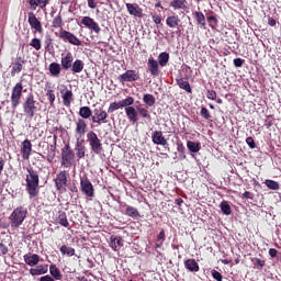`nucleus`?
<instances>
[{
	"instance_id": "1",
	"label": "nucleus",
	"mask_w": 281,
	"mask_h": 281,
	"mask_svg": "<svg viewBox=\"0 0 281 281\" xmlns=\"http://www.w3.org/2000/svg\"><path fill=\"white\" fill-rule=\"evenodd\" d=\"M27 175L25 176V192L29 199L33 200L40 195V175L33 167H26Z\"/></svg>"
},
{
	"instance_id": "2",
	"label": "nucleus",
	"mask_w": 281,
	"mask_h": 281,
	"mask_svg": "<svg viewBox=\"0 0 281 281\" xmlns=\"http://www.w3.org/2000/svg\"><path fill=\"white\" fill-rule=\"evenodd\" d=\"M124 111H125V114H126L128 121L132 122V123H137L138 122V114L143 119H145L149 122L151 121V115H150L149 111L146 108H139L138 106V108L135 109L132 105H126Z\"/></svg>"
},
{
	"instance_id": "3",
	"label": "nucleus",
	"mask_w": 281,
	"mask_h": 281,
	"mask_svg": "<svg viewBox=\"0 0 281 281\" xmlns=\"http://www.w3.org/2000/svg\"><path fill=\"white\" fill-rule=\"evenodd\" d=\"M26 216H27V210L24 206L15 207L9 217L11 227H15V228L21 227Z\"/></svg>"
},
{
	"instance_id": "4",
	"label": "nucleus",
	"mask_w": 281,
	"mask_h": 281,
	"mask_svg": "<svg viewBox=\"0 0 281 281\" xmlns=\"http://www.w3.org/2000/svg\"><path fill=\"white\" fill-rule=\"evenodd\" d=\"M37 101L35 100V97L33 93H29L22 103L23 113L27 117H34L36 111H37Z\"/></svg>"
},
{
	"instance_id": "5",
	"label": "nucleus",
	"mask_w": 281,
	"mask_h": 281,
	"mask_svg": "<svg viewBox=\"0 0 281 281\" xmlns=\"http://www.w3.org/2000/svg\"><path fill=\"white\" fill-rule=\"evenodd\" d=\"M22 98H23V83L16 82L11 89V97H10L11 109H13V111H15L18 106H20Z\"/></svg>"
},
{
	"instance_id": "6",
	"label": "nucleus",
	"mask_w": 281,
	"mask_h": 281,
	"mask_svg": "<svg viewBox=\"0 0 281 281\" xmlns=\"http://www.w3.org/2000/svg\"><path fill=\"white\" fill-rule=\"evenodd\" d=\"M87 140L90 145L91 150L97 154L100 155L103 153V144L102 140L98 137V134H95V132L90 131L87 134Z\"/></svg>"
},
{
	"instance_id": "7",
	"label": "nucleus",
	"mask_w": 281,
	"mask_h": 281,
	"mask_svg": "<svg viewBox=\"0 0 281 281\" xmlns=\"http://www.w3.org/2000/svg\"><path fill=\"white\" fill-rule=\"evenodd\" d=\"M69 172L68 170H60L54 179L56 190L66 192L68 187Z\"/></svg>"
},
{
	"instance_id": "8",
	"label": "nucleus",
	"mask_w": 281,
	"mask_h": 281,
	"mask_svg": "<svg viewBox=\"0 0 281 281\" xmlns=\"http://www.w3.org/2000/svg\"><path fill=\"white\" fill-rule=\"evenodd\" d=\"M75 161V153L69 144L65 145L61 150V166L64 168H70Z\"/></svg>"
},
{
	"instance_id": "9",
	"label": "nucleus",
	"mask_w": 281,
	"mask_h": 281,
	"mask_svg": "<svg viewBox=\"0 0 281 281\" xmlns=\"http://www.w3.org/2000/svg\"><path fill=\"white\" fill-rule=\"evenodd\" d=\"M109 112H105L103 108H95L93 110L92 123L97 125L106 124L109 122Z\"/></svg>"
},
{
	"instance_id": "10",
	"label": "nucleus",
	"mask_w": 281,
	"mask_h": 281,
	"mask_svg": "<svg viewBox=\"0 0 281 281\" xmlns=\"http://www.w3.org/2000/svg\"><path fill=\"white\" fill-rule=\"evenodd\" d=\"M140 79L139 74L134 69H127L125 72L117 77L120 83L136 82Z\"/></svg>"
},
{
	"instance_id": "11",
	"label": "nucleus",
	"mask_w": 281,
	"mask_h": 281,
	"mask_svg": "<svg viewBox=\"0 0 281 281\" xmlns=\"http://www.w3.org/2000/svg\"><path fill=\"white\" fill-rule=\"evenodd\" d=\"M80 190L85 196L90 199L95 198V189L93 188V183H91L89 178L80 179Z\"/></svg>"
},
{
	"instance_id": "12",
	"label": "nucleus",
	"mask_w": 281,
	"mask_h": 281,
	"mask_svg": "<svg viewBox=\"0 0 281 281\" xmlns=\"http://www.w3.org/2000/svg\"><path fill=\"white\" fill-rule=\"evenodd\" d=\"M135 100L133 97H127L120 102H112L108 108V113H114V111H119V109H123L124 106H133Z\"/></svg>"
},
{
	"instance_id": "13",
	"label": "nucleus",
	"mask_w": 281,
	"mask_h": 281,
	"mask_svg": "<svg viewBox=\"0 0 281 281\" xmlns=\"http://www.w3.org/2000/svg\"><path fill=\"white\" fill-rule=\"evenodd\" d=\"M59 38L61 41H64L65 43H69L74 46H80L81 45V42L78 37H76L72 33L68 32V31H65V30H60L59 32Z\"/></svg>"
},
{
	"instance_id": "14",
	"label": "nucleus",
	"mask_w": 281,
	"mask_h": 281,
	"mask_svg": "<svg viewBox=\"0 0 281 281\" xmlns=\"http://www.w3.org/2000/svg\"><path fill=\"white\" fill-rule=\"evenodd\" d=\"M26 64V59L22 55H16L14 63L11 68V77H15L21 74L23 70V66Z\"/></svg>"
},
{
	"instance_id": "15",
	"label": "nucleus",
	"mask_w": 281,
	"mask_h": 281,
	"mask_svg": "<svg viewBox=\"0 0 281 281\" xmlns=\"http://www.w3.org/2000/svg\"><path fill=\"white\" fill-rule=\"evenodd\" d=\"M80 23L88 27L90 31H93L95 34H100L102 31L100 24L90 16H83Z\"/></svg>"
},
{
	"instance_id": "16",
	"label": "nucleus",
	"mask_w": 281,
	"mask_h": 281,
	"mask_svg": "<svg viewBox=\"0 0 281 281\" xmlns=\"http://www.w3.org/2000/svg\"><path fill=\"white\" fill-rule=\"evenodd\" d=\"M27 23L31 25V29L35 30V32L42 34L43 33V26L41 21L36 18L34 12L27 13Z\"/></svg>"
},
{
	"instance_id": "17",
	"label": "nucleus",
	"mask_w": 281,
	"mask_h": 281,
	"mask_svg": "<svg viewBox=\"0 0 281 281\" xmlns=\"http://www.w3.org/2000/svg\"><path fill=\"white\" fill-rule=\"evenodd\" d=\"M159 63L157 59H155L153 56H149V58L147 59V69L149 70V75H151V77H158L160 74V69H159Z\"/></svg>"
},
{
	"instance_id": "18",
	"label": "nucleus",
	"mask_w": 281,
	"mask_h": 281,
	"mask_svg": "<svg viewBox=\"0 0 281 281\" xmlns=\"http://www.w3.org/2000/svg\"><path fill=\"white\" fill-rule=\"evenodd\" d=\"M89 126L87 125V122L82 119H78L76 121V127H75V135L77 138H82L85 134L87 133V130Z\"/></svg>"
},
{
	"instance_id": "19",
	"label": "nucleus",
	"mask_w": 281,
	"mask_h": 281,
	"mask_svg": "<svg viewBox=\"0 0 281 281\" xmlns=\"http://www.w3.org/2000/svg\"><path fill=\"white\" fill-rule=\"evenodd\" d=\"M60 63H61L60 66L64 70L71 69V66L74 64L72 53H70V52L65 53V54L63 53Z\"/></svg>"
},
{
	"instance_id": "20",
	"label": "nucleus",
	"mask_w": 281,
	"mask_h": 281,
	"mask_svg": "<svg viewBox=\"0 0 281 281\" xmlns=\"http://www.w3.org/2000/svg\"><path fill=\"white\" fill-rule=\"evenodd\" d=\"M63 104L64 106H70L71 102L74 101V93L71 90L67 89V86H64V89L60 90Z\"/></svg>"
},
{
	"instance_id": "21",
	"label": "nucleus",
	"mask_w": 281,
	"mask_h": 281,
	"mask_svg": "<svg viewBox=\"0 0 281 281\" xmlns=\"http://www.w3.org/2000/svg\"><path fill=\"white\" fill-rule=\"evenodd\" d=\"M127 12L135 18H143V9L137 3H126Z\"/></svg>"
},
{
	"instance_id": "22",
	"label": "nucleus",
	"mask_w": 281,
	"mask_h": 281,
	"mask_svg": "<svg viewBox=\"0 0 281 281\" xmlns=\"http://www.w3.org/2000/svg\"><path fill=\"white\" fill-rule=\"evenodd\" d=\"M20 153L22 154V159L29 160L32 155V143L29 139L22 142V147Z\"/></svg>"
},
{
	"instance_id": "23",
	"label": "nucleus",
	"mask_w": 281,
	"mask_h": 281,
	"mask_svg": "<svg viewBox=\"0 0 281 281\" xmlns=\"http://www.w3.org/2000/svg\"><path fill=\"white\" fill-rule=\"evenodd\" d=\"M57 136L54 135V143L47 145L46 160L52 164L56 157Z\"/></svg>"
},
{
	"instance_id": "24",
	"label": "nucleus",
	"mask_w": 281,
	"mask_h": 281,
	"mask_svg": "<svg viewBox=\"0 0 281 281\" xmlns=\"http://www.w3.org/2000/svg\"><path fill=\"white\" fill-rule=\"evenodd\" d=\"M41 257L36 254H25L23 256V261L29 267H35L38 265Z\"/></svg>"
},
{
	"instance_id": "25",
	"label": "nucleus",
	"mask_w": 281,
	"mask_h": 281,
	"mask_svg": "<svg viewBox=\"0 0 281 281\" xmlns=\"http://www.w3.org/2000/svg\"><path fill=\"white\" fill-rule=\"evenodd\" d=\"M151 142L156 145L166 146L168 145L167 139L164 137L161 131H155L154 134H151Z\"/></svg>"
},
{
	"instance_id": "26",
	"label": "nucleus",
	"mask_w": 281,
	"mask_h": 281,
	"mask_svg": "<svg viewBox=\"0 0 281 281\" xmlns=\"http://www.w3.org/2000/svg\"><path fill=\"white\" fill-rule=\"evenodd\" d=\"M83 142H85L83 139L77 138L75 151L78 159L85 158V155H86V147L83 146Z\"/></svg>"
},
{
	"instance_id": "27",
	"label": "nucleus",
	"mask_w": 281,
	"mask_h": 281,
	"mask_svg": "<svg viewBox=\"0 0 281 281\" xmlns=\"http://www.w3.org/2000/svg\"><path fill=\"white\" fill-rule=\"evenodd\" d=\"M123 238L121 236H111L110 237V247L117 251L120 247H123Z\"/></svg>"
},
{
	"instance_id": "28",
	"label": "nucleus",
	"mask_w": 281,
	"mask_h": 281,
	"mask_svg": "<svg viewBox=\"0 0 281 281\" xmlns=\"http://www.w3.org/2000/svg\"><path fill=\"white\" fill-rule=\"evenodd\" d=\"M61 68L63 66L60 64L53 61L49 64L48 70L53 77L58 78L60 75Z\"/></svg>"
},
{
	"instance_id": "29",
	"label": "nucleus",
	"mask_w": 281,
	"mask_h": 281,
	"mask_svg": "<svg viewBox=\"0 0 281 281\" xmlns=\"http://www.w3.org/2000/svg\"><path fill=\"white\" fill-rule=\"evenodd\" d=\"M193 14H194L198 25H200L202 29L206 30L207 23L205 22V14L200 11H195Z\"/></svg>"
},
{
	"instance_id": "30",
	"label": "nucleus",
	"mask_w": 281,
	"mask_h": 281,
	"mask_svg": "<svg viewBox=\"0 0 281 281\" xmlns=\"http://www.w3.org/2000/svg\"><path fill=\"white\" fill-rule=\"evenodd\" d=\"M47 272H48L47 266H37V268H31V270H29V273H31V276L33 277L46 274Z\"/></svg>"
},
{
	"instance_id": "31",
	"label": "nucleus",
	"mask_w": 281,
	"mask_h": 281,
	"mask_svg": "<svg viewBox=\"0 0 281 281\" xmlns=\"http://www.w3.org/2000/svg\"><path fill=\"white\" fill-rule=\"evenodd\" d=\"M79 115H80L79 119H82V120H88L90 117L92 119L93 111H91V108H89V106H81L79 109Z\"/></svg>"
},
{
	"instance_id": "32",
	"label": "nucleus",
	"mask_w": 281,
	"mask_h": 281,
	"mask_svg": "<svg viewBox=\"0 0 281 281\" xmlns=\"http://www.w3.org/2000/svg\"><path fill=\"white\" fill-rule=\"evenodd\" d=\"M125 215L127 217H131V218H140V213L139 211L134 207V206H131V205H127L126 209H125Z\"/></svg>"
},
{
	"instance_id": "33",
	"label": "nucleus",
	"mask_w": 281,
	"mask_h": 281,
	"mask_svg": "<svg viewBox=\"0 0 281 281\" xmlns=\"http://www.w3.org/2000/svg\"><path fill=\"white\" fill-rule=\"evenodd\" d=\"M83 68H85V64L81 59H76L75 61H72L71 67H70L71 71L74 74L82 72Z\"/></svg>"
},
{
	"instance_id": "34",
	"label": "nucleus",
	"mask_w": 281,
	"mask_h": 281,
	"mask_svg": "<svg viewBox=\"0 0 281 281\" xmlns=\"http://www.w3.org/2000/svg\"><path fill=\"white\" fill-rule=\"evenodd\" d=\"M184 267L190 272H198L200 270V267H199V265L196 263V261L194 259L186 260Z\"/></svg>"
},
{
	"instance_id": "35",
	"label": "nucleus",
	"mask_w": 281,
	"mask_h": 281,
	"mask_svg": "<svg viewBox=\"0 0 281 281\" xmlns=\"http://www.w3.org/2000/svg\"><path fill=\"white\" fill-rule=\"evenodd\" d=\"M177 85L181 90H184L187 93H192V88L190 87V83L188 80L183 78L177 79Z\"/></svg>"
},
{
	"instance_id": "36",
	"label": "nucleus",
	"mask_w": 281,
	"mask_h": 281,
	"mask_svg": "<svg viewBox=\"0 0 281 281\" xmlns=\"http://www.w3.org/2000/svg\"><path fill=\"white\" fill-rule=\"evenodd\" d=\"M142 101L144 104H147V106H155L156 104V98L151 93L143 94Z\"/></svg>"
},
{
	"instance_id": "37",
	"label": "nucleus",
	"mask_w": 281,
	"mask_h": 281,
	"mask_svg": "<svg viewBox=\"0 0 281 281\" xmlns=\"http://www.w3.org/2000/svg\"><path fill=\"white\" fill-rule=\"evenodd\" d=\"M49 1L50 0H29V4H31V8H33V10H35L37 7L45 9Z\"/></svg>"
},
{
	"instance_id": "38",
	"label": "nucleus",
	"mask_w": 281,
	"mask_h": 281,
	"mask_svg": "<svg viewBox=\"0 0 281 281\" xmlns=\"http://www.w3.org/2000/svg\"><path fill=\"white\" fill-rule=\"evenodd\" d=\"M49 272H50V276L53 277V279H55L57 281H60L63 279V274H61L60 270L55 265H50Z\"/></svg>"
},
{
	"instance_id": "39",
	"label": "nucleus",
	"mask_w": 281,
	"mask_h": 281,
	"mask_svg": "<svg viewBox=\"0 0 281 281\" xmlns=\"http://www.w3.org/2000/svg\"><path fill=\"white\" fill-rule=\"evenodd\" d=\"M57 223L61 225V227H69V222L66 215V212H59L57 217Z\"/></svg>"
},
{
	"instance_id": "40",
	"label": "nucleus",
	"mask_w": 281,
	"mask_h": 281,
	"mask_svg": "<svg viewBox=\"0 0 281 281\" xmlns=\"http://www.w3.org/2000/svg\"><path fill=\"white\" fill-rule=\"evenodd\" d=\"M220 207H221V212L225 216L232 215V213H233L232 206L229 205V203L227 201H222L221 204H220Z\"/></svg>"
},
{
	"instance_id": "41",
	"label": "nucleus",
	"mask_w": 281,
	"mask_h": 281,
	"mask_svg": "<svg viewBox=\"0 0 281 281\" xmlns=\"http://www.w3.org/2000/svg\"><path fill=\"white\" fill-rule=\"evenodd\" d=\"M166 23L169 27L176 29L180 23V19L178 15L168 16Z\"/></svg>"
},
{
	"instance_id": "42",
	"label": "nucleus",
	"mask_w": 281,
	"mask_h": 281,
	"mask_svg": "<svg viewBox=\"0 0 281 281\" xmlns=\"http://www.w3.org/2000/svg\"><path fill=\"white\" fill-rule=\"evenodd\" d=\"M187 4H188L187 0H172L170 2V7L173 8L175 10L186 9Z\"/></svg>"
},
{
	"instance_id": "43",
	"label": "nucleus",
	"mask_w": 281,
	"mask_h": 281,
	"mask_svg": "<svg viewBox=\"0 0 281 281\" xmlns=\"http://www.w3.org/2000/svg\"><path fill=\"white\" fill-rule=\"evenodd\" d=\"M266 187L272 191H278L280 190V183L276 180L272 179H266L265 182Z\"/></svg>"
},
{
	"instance_id": "44",
	"label": "nucleus",
	"mask_w": 281,
	"mask_h": 281,
	"mask_svg": "<svg viewBox=\"0 0 281 281\" xmlns=\"http://www.w3.org/2000/svg\"><path fill=\"white\" fill-rule=\"evenodd\" d=\"M60 252L63 256H68V257H72L76 254V250L72 247H69L67 245H63L60 247Z\"/></svg>"
},
{
	"instance_id": "45",
	"label": "nucleus",
	"mask_w": 281,
	"mask_h": 281,
	"mask_svg": "<svg viewBox=\"0 0 281 281\" xmlns=\"http://www.w3.org/2000/svg\"><path fill=\"white\" fill-rule=\"evenodd\" d=\"M187 147H188V149H189L191 153H193V154L199 153L200 149H201L200 143H194V142H192V140H188Z\"/></svg>"
},
{
	"instance_id": "46",
	"label": "nucleus",
	"mask_w": 281,
	"mask_h": 281,
	"mask_svg": "<svg viewBox=\"0 0 281 281\" xmlns=\"http://www.w3.org/2000/svg\"><path fill=\"white\" fill-rule=\"evenodd\" d=\"M158 58H159L158 63H159L160 67H166L167 64L169 63L170 55H169V53H160Z\"/></svg>"
},
{
	"instance_id": "47",
	"label": "nucleus",
	"mask_w": 281,
	"mask_h": 281,
	"mask_svg": "<svg viewBox=\"0 0 281 281\" xmlns=\"http://www.w3.org/2000/svg\"><path fill=\"white\" fill-rule=\"evenodd\" d=\"M63 25H64V21H63V16L61 14L59 13L58 15H56L52 22V27L54 29H63Z\"/></svg>"
},
{
	"instance_id": "48",
	"label": "nucleus",
	"mask_w": 281,
	"mask_h": 281,
	"mask_svg": "<svg viewBox=\"0 0 281 281\" xmlns=\"http://www.w3.org/2000/svg\"><path fill=\"white\" fill-rule=\"evenodd\" d=\"M29 46L33 47L35 50H41L42 49V42L38 38H33L31 40V44Z\"/></svg>"
},
{
	"instance_id": "49",
	"label": "nucleus",
	"mask_w": 281,
	"mask_h": 281,
	"mask_svg": "<svg viewBox=\"0 0 281 281\" xmlns=\"http://www.w3.org/2000/svg\"><path fill=\"white\" fill-rule=\"evenodd\" d=\"M250 261L258 267L259 270H262L263 267L266 266V261L265 260H261L259 258H252L250 259Z\"/></svg>"
},
{
	"instance_id": "50",
	"label": "nucleus",
	"mask_w": 281,
	"mask_h": 281,
	"mask_svg": "<svg viewBox=\"0 0 281 281\" xmlns=\"http://www.w3.org/2000/svg\"><path fill=\"white\" fill-rule=\"evenodd\" d=\"M177 149H178V151H179V156H180V159L181 160H184L186 158H187V156H186V148H184V146H183V144L182 143H178V147H177Z\"/></svg>"
},
{
	"instance_id": "51",
	"label": "nucleus",
	"mask_w": 281,
	"mask_h": 281,
	"mask_svg": "<svg viewBox=\"0 0 281 281\" xmlns=\"http://www.w3.org/2000/svg\"><path fill=\"white\" fill-rule=\"evenodd\" d=\"M206 20L209 22L210 27H212V29H215L216 25L218 24V20L214 15H210Z\"/></svg>"
},
{
	"instance_id": "52",
	"label": "nucleus",
	"mask_w": 281,
	"mask_h": 281,
	"mask_svg": "<svg viewBox=\"0 0 281 281\" xmlns=\"http://www.w3.org/2000/svg\"><path fill=\"white\" fill-rule=\"evenodd\" d=\"M46 95L48 97V100H49V104L53 106V104L55 103L56 101V95H55V92L53 89H49L46 93Z\"/></svg>"
},
{
	"instance_id": "53",
	"label": "nucleus",
	"mask_w": 281,
	"mask_h": 281,
	"mask_svg": "<svg viewBox=\"0 0 281 281\" xmlns=\"http://www.w3.org/2000/svg\"><path fill=\"white\" fill-rule=\"evenodd\" d=\"M200 114L203 119L205 120H210L212 119V114L210 113V111L207 110V108H201Z\"/></svg>"
},
{
	"instance_id": "54",
	"label": "nucleus",
	"mask_w": 281,
	"mask_h": 281,
	"mask_svg": "<svg viewBox=\"0 0 281 281\" xmlns=\"http://www.w3.org/2000/svg\"><path fill=\"white\" fill-rule=\"evenodd\" d=\"M206 98L211 101H216L217 100V92L214 90H207L206 91Z\"/></svg>"
},
{
	"instance_id": "55",
	"label": "nucleus",
	"mask_w": 281,
	"mask_h": 281,
	"mask_svg": "<svg viewBox=\"0 0 281 281\" xmlns=\"http://www.w3.org/2000/svg\"><path fill=\"white\" fill-rule=\"evenodd\" d=\"M233 64L236 68H241L245 64V59L237 57L233 60Z\"/></svg>"
},
{
	"instance_id": "56",
	"label": "nucleus",
	"mask_w": 281,
	"mask_h": 281,
	"mask_svg": "<svg viewBox=\"0 0 281 281\" xmlns=\"http://www.w3.org/2000/svg\"><path fill=\"white\" fill-rule=\"evenodd\" d=\"M212 277L213 279H215L216 281H223V274L216 270H212Z\"/></svg>"
},
{
	"instance_id": "57",
	"label": "nucleus",
	"mask_w": 281,
	"mask_h": 281,
	"mask_svg": "<svg viewBox=\"0 0 281 281\" xmlns=\"http://www.w3.org/2000/svg\"><path fill=\"white\" fill-rule=\"evenodd\" d=\"M246 144L248 145V147L250 149H255L256 148V143H255V139L252 137H247L246 138Z\"/></svg>"
},
{
	"instance_id": "58",
	"label": "nucleus",
	"mask_w": 281,
	"mask_h": 281,
	"mask_svg": "<svg viewBox=\"0 0 281 281\" xmlns=\"http://www.w3.org/2000/svg\"><path fill=\"white\" fill-rule=\"evenodd\" d=\"M241 199H243V200H254V194H252L250 191H245V192L241 194Z\"/></svg>"
},
{
	"instance_id": "59",
	"label": "nucleus",
	"mask_w": 281,
	"mask_h": 281,
	"mask_svg": "<svg viewBox=\"0 0 281 281\" xmlns=\"http://www.w3.org/2000/svg\"><path fill=\"white\" fill-rule=\"evenodd\" d=\"M45 49H46V52H50L53 49V40L52 38H48L45 42Z\"/></svg>"
},
{
	"instance_id": "60",
	"label": "nucleus",
	"mask_w": 281,
	"mask_h": 281,
	"mask_svg": "<svg viewBox=\"0 0 281 281\" xmlns=\"http://www.w3.org/2000/svg\"><path fill=\"white\" fill-rule=\"evenodd\" d=\"M151 20H154V23L161 24L162 18L160 15H156L151 13Z\"/></svg>"
},
{
	"instance_id": "61",
	"label": "nucleus",
	"mask_w": 281,
	"mask_h": 281,
	"mask_svg": "<svg viewBox=\"0 0 281 281\" xmlns=\"http://www.w3.org/2000/svg\"><path fill=\"white\" fill-rule=\"evenodd\" d=\"M8 252H9V248L4 244L0 243V254L7 255Z\"/></svg>"
},
{
	"instance_id": "62",
	"label": "nucleus",
	"mask_w": 281,
	"mask_h": 281,
	"mask_svg": "<svg viewBox=\"0 0 281 281\" xmlns=\"http://www.w3.org/2000/svg\"><path fill=\"white\" fill-rule=\"evenodd\" d=\"M165 240H166V234H165V231L162 229L157 237V241H165Z\"/></svg>"
},
{
	"instance_id": "63",
	"label": "nucleus",
	"mask_w": 281,
	"mask_h": 281,
	"mask_svg": "<svg viewBox=\"0 0 281 281\" xmlns=\"http://www.w3.org/2000/svg\"><path fill=\"white\" fill-rule=\"evenodd\" d=\"M268 255H270L271 258H276L278 255V250L274 248H271L270 250H268Z\"/></svg>"
},
{
	"instance_id": "64",
	"label": "nucleus",
	"mask_w": 281,
	"mask_h": 281,
	"mask_svg": "<svg viewBox=\"0 0 281 281\" xmlns=\"http://www.w3.org/2000/svg\"><path fill=\"white\" fill-rule=\"evenodd\" d=\"M40 281H55V279L49 274H46L45 277H40Z\"/></svg>"
}]
</instances>
